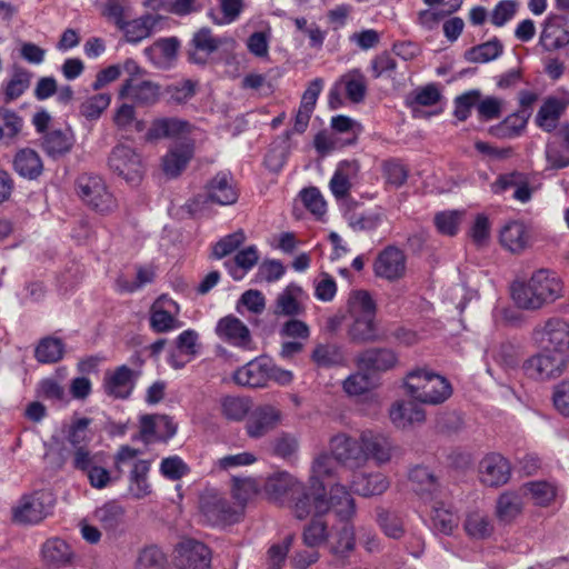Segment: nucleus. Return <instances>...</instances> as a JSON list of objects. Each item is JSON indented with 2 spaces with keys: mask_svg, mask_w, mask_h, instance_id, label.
Instances as JSON below:
<instances>
[{
  "mask_svg": "<svg viewBox=\"0 0 569 569\" xmlns=\"http://www.w3.org/2000/svg\"><path fill=\"white\" fill-rule=\"evenodd\" d=\"M515 303L526 310H537L553 302L562 292V283L551 271L540 269L527 282L515 281L510 288Z\"/></svg>",
  "mask_w": 569,
  "mask_h": 569,
  "instance_id": "nucleus-1",
  "label": "nucleus"
},
{
  "mask_svg": "<svg viewBox=\"0 0 569 569\" xmlns=\"http://www.w3.org/2000/svg\"><path fill=\"white\" fill-rule=\"evenodd\" d=\"M405 387L410 397L428 405L441 403L452 393L451 385L445 377L427 369L410 371L406 377Z\"/></svg>",
  "mask_w": 569,
  "mask_h": 569,
  "instance_id": "nucleus-2",
  "label": "nucleus"
},
{
  "mask_svg": "<svg viewBox=\"0 0 569 569\" xmlns=\"http://www.w3.org/2000/svg\"><path fill=\"white\" fill-rule=\"evenodd\" d=\"M76 192L86 206L100 214L111 213L118 208L117 199L98 174H80L76 180Z\"/></svg>",
  "mask_w": 569,
  "mask_h": 569,
  "instance_id": "nucleus-3",
  "label": "nucleus"
},
{
  "mask_svg": "<svg viewBox=\"0 0 569 569\" xmlns=\"http://www.w3.org/2000/svg\"><path fill=\"white\" fill-rule=\"evenodd\" d=\"M290 508L296 518L303 520L309 516L322 517L329 511L326 486L322 481L301 482L290 500Z\"/></svg>",
  "mask_w": 569,
  "mask_h": 569,
  "instance_id": "nucleus-4",
  "label": "nucleus"
},
{
  "mask_svg": "<svg viewBox=\"0 0 569 569\" xmlns=\"http://www.w3.org/2000/svg\"><path fill=\"white\" fill-rule=\"evenodd\" d=\"M134 368H129L127 365H121L112 371H107L102 381V389L104 393L112 399L126 400L132 395L137 381L141 375V366L143 360L139 353H134L130 358Z\"/></svg>",
  "mask_w": 569,
  "mask_h": 569,
  "instance_id": "nucleus-5",
  "label": "nucleus"
},
{
  "mask_svg": "<svg viewBox=\"0 0 569 569\" xmlns=\"http://www.w3.org/2000/svg\"><path fill=\"white\" fill-rule=\"evenodd\" d=\"M569 365V356L542 350L523 361L521 369L530 379L537 381L555 380L562 376Z\"/></svg>",
  "mask_w": 569,
  "mask_h": 569,
  "instance_id": "nucleus-6",
  "label": "nucleus"
},
{
  "mask_svg": "<svg viewBox=\"0 0 569 569\" xmlns=\"http://www.w3.org/2000/svg\"><path fill=\"white\" fill-rule=\"evenodd\" d=\"M53 505L54 498L50 491L36 490L23 495L12 508L13 520L23 525H37L51 513Z\"/></svg>",
  "mask_w": 569,
  "mask_h": 569,
  "instance_id": "nucleus-7",
  "label": "nucleus"
},
{
  "mask_svg": "<svg viewBox=\"0 0 569 569\" xmlns=\"http://www.w3.org/2000/svg\"><path fill=\"white\" fill-rule=\"evenodd\" d=\"M532 340L542 349L569 356V322L552 317L532 330Z\"/></svg>",
  "mask_w": 569,
  "mask_h": 569,
  "instance_id": "nucleus-8",
  "label": "nucleus"
},
{
  "mask_svg": "<svg viewBox=\"0 0 569 569\" xmlns=\"http://www.w3.org/2000/svg\"><path fill=\"white\" fill-rule=\"evenodd\" d=\"M206 189V196L199 194L190 201V211L197 212L198 206L200 203H206L207 201H211L220 206H230L236 203L239 197L230 171H219L208 181Z\"/></svg>",
  "mask_w": 569,
  "mask_h": 569,
  "instance_id": "nucleus-9",
  "label": "nucleus"
},
{
  "mask_svg": "<svg viewBox=\"0 0 569 569\" xmlns=\"http://www.w3.org/2000/svg\"><path fill=\"white\" fill-rule=\"evenodd\" d=\"M108 163L110 169L127 182L137 183L142 178L141 156L129 146H116L109 156Z\"/></svg>",
  "mask_w": 569,
  "mask_h": 569,
  "instance_id": "nucleus-10",
  "label": "nucleus"
},
{
  "mask_svg": "<svg viewBox=\"0 0 569 569\" xmlns=\"http://www.w3.org/2000/svg\"><path fill=\"white\" fill-rule=\"evenodd\" d=\"M180 306L167 295H161L151 305L149 311V325L156 333H166L181 328L178 319Z\"/></svg>",
  "mask_w": 569,
  "mask_h": 569,
  "instance_id": "nucleus-11",
  "label": "nucleus"
},
{
  "mask_svg": "<svg viewBox=\"0 0 569 569\" xmlns=\"http://www.w3.org/2000/svg\"><path fill=\"white\" fill-rule=\"evenodd\" d=\"M200 510L204 520L211 526H229L240 518V512L230 501L218 493L203 496Z\"/></svg>",
  "mask_w": 569,
  "mask_h": 569,
  "instance_id": "nucleus-12",
  "label": "nucleus"
},
{
  "mask_svg": "<svg viewBox=\"0 0 569 569\" xmlns=\"http://www.w3.org/2000/svg\"><path fill=\"white\" fill-rule=\"evenodd\" d=\"M194 156V140L191 138H178L171 142L161 166L169 178L179 177Z\"/></svg>",
  "mask_w": 569,
  "mask_h": 569,
  "instance_id": "nucleus-13",
  "label": "nucleus"
},
{
  "mask_svg": "<svg viewBox=\"0 0 569 569\" xmlns=\"http://www.w3.org/2000/svg\"><path fill=\"white\" fill-rule=\"evenodd\" d=\"M174 562L179 569H209L211 550L201 541L186 539L176 547Z\"/></svg>",
  "mask_w": 569,
  "mask_h": 569,
  "instance_id": "nucleus-14",
  "label": "nucleus"
},
{
  "mask_svg": "<svg viewBox=\"0 0 569 569\" xmlns=\"http://www.w3.org/2000/svg\"><path fill=\"white\" fill-rule=\"evenodd\" d=\"M330 451L335 460L345 467L359 468L366 465L360 439L356 440L346 433H338L330 439Z\"/></svg>",
  "mask_w": 569,
  "mask_h": 569,
  "instance_id": "nucleus-15",
  "label": "nucleus"
},
{
  "mask_svg": "<svg viewBox=\"0 0 569 569\" xmlns=\"http://www.w3.org/2000/svg\"><path fill=\"white\" fill-rule=\"evenodd\" d=\"M499 242L505 250L511 253H522L531 246V229L522 220H508L499 230Z\"/></svg>",
  "mask_w": 569,
  "mask_h": 569,
  "instance_id": "nucleus-16",
  "label": "nucleus"
},
{
  "mask_svg": "<svg viewBox=\"0 0 569 569\" xmlns=\"http://www.w3.org/2000/svg\"><path fill=\"white\" fill-rule=\"evenodd\" d=\"M406 264L405 252L396 246H388L377 256L373 272L379 278L395 281L405 276Z\"/></svg>",
  "mask_w": 569,
  "mask_h": 569,
  "instance_id": "nucleus-17",
  "label": "nucleus"
},
{
  "mask_svg": "<svg viewBox=\"0 0 569 569\" xmlns=\"http://www.w3.org/2000/svg\"><path fill=\"white\" fill-rule=\"evenodd\" d=\"M217 336L227 343L242 349L253 350V340L249 328L237 317L229 315L221 318L216 325Z\"/></svg>",
  "mask_w": 569,
  "mask_h": 569,
  "instance_id": "nucleus-18",
  "label": "nucleus"
},
{
  "mask_svg": "<svg viewBox=\"0 0 569 569\" xmlns=\"http://www.w3.org/2000/svg\"><path fill=\"white\" fill-rule=\"evenodd\" d=\"M160 86L140 78L126 79L119 90V98L128 99L139 106H152L160 98Z\"/></svg>",
  "mask_w": 569,
  "mask_h": 569,
  "instance_id": "nucleus-19",
  "label": "nucleus"
},
{
  "mask_svg": "<svg viewBox=\"0 0 569 569\" xmlns=\"http://www.w3.org/2000/svg\"><path fill=\"white\" fill-rule=\"evenodd\" d=\"M539 43L546 51H555L569 44V18L550 14L543 23Z\"/></svg>",
  "mask_w": 569,
  "mask_h": 569,
  "instance_id": "nucleus-20",
  "label": "nucleus"
},
{
  "mask_svg": "<svg viewBox=\"0 0 569 569\" xmlns=\"http://www.w3.org/2000/svg\"><path fill=\"white\" fill-rule=\"evenodd\" d=\"M569 108V92L547 97L538 110L535 122L545 132L557 129L561 116Z\"/></svg>",
  "mask_w": 569,
  "mask_h": 569,
  "instance_id": "nucleus-21",
  "label": "nucleus"
},
{
  "mask_svg": "<svg viewBox=\"0 0 569 569\" xmlns=\"http://www.w3.org/2000/svg\"><path fill=\"white\" fill-rule=\"evenodd\" d=\"M360 442L366 462L369 459H373L378 465L390 461L395 447L387 435L367 429L360 433Z\"/></svg>",
  "mask_w": 569,
  "mask_h": 569,
  "instance_id": "nucleus-22",
  "label": "nucleus"
},
{
  "mask_svg": "<svg viewBox=\"0 0 569 569\" xmlns=\"http://www.w3.org/2000/svg\"><path fill=\"white\" fill-rule=\"evenodd\" d=\"M398 362L397 353L389 348H369L357 356L359 370L380 373L391 370Z\"/></svg>",
  "mask_w": 569,
  "mask_h": 569,
  "instance_id": "nucleus-23",
  "label": "nucleus"
},
{
  "mask_svg": "<svg viewBox=\"0 0 569 569\" xmlns=\"http://www.w3.org/2000/svg\"><path fill=\"white\" fill-rule=\"evenodd\" d=\"M222 41L212 34L211 29L203 27L197 30L188 43V60L194 64H206Z\"/></svg>",
  "mask_w": 569,
  "mask_h": 569,
  "instance_id": "nucleus-24",
  "label": "nucleus"
},
{
  "mask_svg": "<svg viewBox=\"0 0 569 569\" xmlns=\"http://www.w3.org/2000/svg\"><path fill=\"white\" fill-rule=\"evenodd\" d=\"M480 479L490 487H499L508 482L511 476V466L508 459L500 453H489L480 461Z\"/></svg>",
  "mask_w": 569,
  "mask_h": 569,
  "instance_id": "nucleus-25",
  "label": "nucleus"
},
{
  "mask_svg": "<svg viewBox=\"0 0 569 569\" xmlns=\"http://www.w3.org/2000/svg\"><path fill=\"white\" fill-rule=\"evenodd\" d=\"M280 421V411L272 406H260L249 412L246 430L250 438H261Z\"/></svg>",
  "mask_w": 569,
  "mask_h": 569,
  "instance_id": "nucleus-26",
  "label": "nucleus"
},
{
  "mask_svg": "<svg viewBox=\"0 0 569 569\" xmlns=\"http://www.w3.org/2000/svg\"><path fill=\"white\" fill-rule=\"evenodd\" d=\"M441 493L433 496V499L425 500L430 506L431 528L442 535L450 536L458 527V517L450 505L441 499Z\"/></svg>",
  "mask_w": 569,
  "mask_h": 569,
  "instance_id": "nucleus-27",
  "label": "nucleus"
},
{
  "mask_svg": "<svg viewBox=\"0 0 569 569\" xmlns=\"http://www.w3.org/2000/svg\"><path fill=\"white\" fill-rule=\"evenodd\" d=\"M268 358H256L233 373V381L242 387L262 388L268 383Z\"/></svg>",
  "mask_w": 569,
  "mask_h": 569,
  "instance_id": "nucleus-28",
  "label": "nucleus"
},
{
  "mask_svg": "<svg viewBox=\"0 0 569 569\" xmlns=\"http://www.w3.org/2000/svg\"><path fill=\"white\" fill-rule=\"evenodd\" d=\"M355 547V527L351 522H342L340 528H336L330 542V552L335 558V562L339 566H345Z\"/></svg>",
  "mask_w": 569,
  "mask_h": 569,
  "instance_id": "nucleus-29",
  "label": "nucleus"
},
{
  "mask_svg": "<svg viewBox=\"0 0 569 569\" xmlns=\"http://www.w3.org/2000/svg\"><path fill=\"white\" fill-rule=\"evenodd\" d=\"M328 500L329 510H331L336 518L342 522H351L356 515L357 507L356 501L348 491V489L336 483L330 489V497Z\"/></svg>",
  "mask_w": 569,
  "mask_h": 569,
  "instance_id": "nucleus-30",
  "label": "nucleus"
},
{
  "mask_svg": "<svg viewBox=\"0 0 569 569\" xmlns=\"http://www.w3.org/2000/svg\"><path fill=\"white\" fill-rule=\"evenodd\" d=\"M305 291L297 283L288 284L274 301V315L284 317H297L305 312L301 300Z\"/></svg>",
  "mask_w": 569,
  "mask_h": 569,
  "instance_id": "nucleus-31",
  "label": "nucleus"
},
{
  "mask_svg": "<svg viewBox=\"0 0 569 569\" xmlns=\"http://www.w3.org/2000/svg\"><path fill=\"white\" fill-rule=\"evenodd\" d=\"M12 168L21 178L37 180L43 172V162L36 150L22 148L13 156Z\"/></svg>",
  "mask_w": 569,
  "mask_h": 569,
  "instance_id": "nucleus-32",
  "label": "nucleus"
},
{
  "mask_svg": "<svg viewBox=\"0 0 569 569\" xmlns=\"http://www.w3.org/2000/svg\"><path fill=\"white\" fill-rule=\"evenodd\" d=\"M179 41L174 37L160 38L143 50L148 60L157 68L168 69L177 58Z\"/></svg>",
  "mask_w": 569,
  "mask_h": 569,
  "instance_id": "nucleus-33",
  "label": "nucleus"
},
{
  "mask_svg": "<svg viewBox=\"0 0 569 569\" xmlns=\"http://www.w3.org/2000/svg\"><path fill=\"white\" fill-rule=\"evenodd\" d=\"M259 258L257 246L251 244L239 250L232 259L226 260L224 267L234 281H240L258 263Z\"/></svg>",
  "mask_w": 569,
  "mask_h": 569,
  "instance_id": "nucleus-34",
  "label": "nucleus"
},
{
  "mask_svg": "<svg viewBox=\"0 0 569 569\" xmlns=\"http://www.w3.org/2000/svg\"><path fill=\"white\" fill-rule=\"evenodd\" d=\"M300 483L301 481L290 473L278 472L267 479L264 483V491L273 501L282 502L286 498H289L290 501Z\"/></svg>",
  "mask_w": 569,
  "mask_h": 569,
  "instance_id": "nucleus-35",
  "label": "nucleus"
},
{
  "mask_svg": "<svg viewBox=\"0 0 569 569\" xmlns=\"http://www.w3.org/2000/svg\"><path fill=\"white\" fill-rule=\"evenodd\" d=\"M94 518L106 531L117 533L123 530L126 509L118 501L111 500L96 509Z\"/></svg>",
  "mask_w": 569,
  "mask_h": 569,
  "instance_id": "nucleus-36",
  "label": "nucleus"
},
{
  "mask_svg": "<svg viewBox=\"0 0 569 569\" xmlns=\"http://www.w3.org/2000/svg\"><path fill=\"white\" fill-rule=\"evenodd\" d=\"M160 20V16L144 14L137 19L127 20L119 30L123 33L127 42L139 43L151 36Z\"/></svg>",
  "mask_w": 569,
  "mask_h": 569,
  "instance_id": "nucleus-37",
  "label": "nucleus"
},
{
  "mask_svg": "<svg viewBox=\"0 0 569 569\" xmlns=\"http://www.w3.org/2000/svg\"><path fill=\"white\" fill-rule=\"evenodd\" d=\"M73 134L69 128L52 129L42 136L41 146L51 158L68 153L73 146Z\"/></svg>",
  "mask_w": 569,
  "mask_h": 569,
  "instance_id": "nucleus-38",
  "label": "nucleus"
},
{
  "mask_svg": "<svg viewBox=\"0 0 569 569\" xmlns=\"http://www.w3.org/2000/svg\"><path fill=\"white\" fill-rule=\"evenodd\" d=\"M151 461L146 459L134 460L129 472V493L136 499H142L152 492L148 481Z\"/></svg>",
  "mask_w": 569,
  "mask_h": 569,
  "instance_id": "nucleus-39",
  "label": "nucleus"
},
{
  "mask_svg": "<svg viewBox=\"0 0 569 569\" xmlns=\"http://www.w3.org/2000/svg\"><path fill=\"white\" fill-rule=\"evenodd\" d=\"M33 73L28 69L13 66L10 78L3 82L4 102L16 101L30 88Z\"/></svg>",
  "mask_w": 569,
  "mask_h": 569,
  "instance_id": "nucleus-40",
  "label": "nucleus"
},
{
  "mask_svg": "<svg viewBox=\"0 0 569 569\" xmlns=\"http://www.w3.org/2000/svg\"><path fill=\"white\" fill-rule=\"evenodd\" d=\"M529 117L530 112L525 110L513 112L498 124L490 127L489 132L498 139H515L523 132Z\"/></svg>",
  "mask_w": 569,
  "mask_h": 569,
  "instance_id": "nucleus-41",
  "label": "nucleus"
},
{
  "mask_svg": "<svg viewBox=\"0 0 569 569\" xmlns=\"http://www.w3.org/2000/svg\"><path fill=\"white\" fill-rule=\"evenodd\" d=\"M188 122L182 121L176 118H161L157 119L152 122L148 132L146 133V138L149 141L162 139V138H172L173 140L178 138H186L181 136L187 131Z\"/></svg>",
  "mask_w": 569,
  "mask_h": 569,
  "instance_id": "nucleus-42",
  "label": "nucleus"
},
{
  "mask_svg": "<svg viewBox=\"0 0 569 569\" xmlns=\"http://www.w3.org/2000/svg\"><path fill=\"white\" fill-rule=\"evenodd\" d=\"M409 479L415 485L413 490L425 501L433 499V496L441 493L436 477L427 467L416 466L409 472Z\"/></svg>",
  "mask_w": 569,
  "mask_h": 569,
  "instance_id": "nucleus-43",
  "label": "nucleus"
},
{
  "mask_svg": "<svg viewBox=\"0 0 569 569\" xmlns=\"http://www.w3.org/2000/svg\"><path fill=\"white\" fill-rule=\"evenodd\" d=\"M392 423L398 428H406L416 422H422L426 418L421 407L411 401L396 402L389 412Z\"/></svg>",
  "mask_w": 569,
  "mask_h": 569,
  "instance_id": "nucleus-44",
  "label": "nucleus"
},
{
  "mask_svg": "<svg viewBox=\"0 0 569 569\" xmlns=\"http://www.w3.org/2000/svg\"><path fill=\"white\" fill-rule=\"evenodd\" d=\"M389 487L387 477L380 472L361 473L351 482L353 491L362 497H370L383 493Z\"/></svg>",
  "mask_w": 569,
  "mask_h": 569,
  "instance_id": "nucleus-45",
  "label": "nucleus"
},
{
  "mask_svg": "<svg viewBox=\"0 0 569 569\" xmlns=\"http://www.w3.org/2000/svg\"><path fill=\"white\" fill-rule=\"evenodd\" d=\"M347 98L353 103H360L367 94V80L360 69H352L339 78Z\"/></svg>",
  "mask_w": 569,
  "mask_h": 569,
  "instance_id": "nucleus-46",
  "label": "nucleus"
},
{
  "mask_svg": "<svg viewBox=\"0 0 569 569\" xmlns=\"http://www.w3.org/2000/svg\"><path fill=\"white\" fill-rule=\"evenodd\" d=\"M466 533L473 539H487L493 532V523L489 516L480 510H473L467 513L463 521Z\"/></svg>",
  "mask_w": 569,
  "mask_h": 569,
  "instance_id": "nucleus-47",
  "label": "nucleus"
},
{
  "mask_svg": "<svg viewBox=\"0 0 569 569\" xmlns=\"http://www.w3.org/2000/svg\"><path fill=\"white\" fill-rule=\"evenodd\" d=\"M522 510V498L516 491L501 493L496 505V516L499 521L509 523L520 515Z\"/></svg>",
  "mask_w": 569,
  "mask_h": 569,
  "instance_id": "nucleus-48",
  "label": "nucleus"
},
{
  "mask_svg": "<svg viewBox=\"0 0 569 569\" xmlns=\"http://www.w3.org/2000/svg\"><path fill=\"white\" fill-rule=\"evenodd\" d=\"M219 11H208V17L217 26H228L236 22L244 8L243 0H218Z\"/></svg>",
  "mask_w": 569,
  "mask_h": 569,
  "instance_id": "nucleus-49",
  "label": "nucleus"
},
{
  "mask_svg": "<svg viewBox=\"0 0 569 569\" xmlns=\"http://www.w3.org/2000/svg\"><path fill=\"white\" fill-rule=\"evenodd\" d=\"M348 336L353 342H371L378 339L376 318L352 317V323L348 329Z\"/></svg>",
  "mask_w": 569,
  "mask_h": 569,
  "instance_id": "nucleus-50",
  "label": "nucleus"
},
{
  "mask_svg": "<svg viewBox=\"0 0 569 569\" xmlns=\"http://www.w3.org/2000/svg\"><path fill=\"white\" fill-rule=\"evenodd\" d=\"M351 171H355V166L350 162L342 161L331 177L329 188L337 200L346 199L350 194Z\"/></svg>",
  "mask_w": 569,
  "mask_h": 569,
  "instance_id": "nucleus-51",
  "label": "nucleus"
},
{
  "mask_svg": "<svg viewBox=\"0 0 569 569\" xmlns=\"http://www.w3.org/2000/svg\"><path fill=\"white\" fill-rule=\"evenodd\" d=\"M503 46L498 39H492L475 46L466 51L465 58L472 63H487L502 54Z\"/></svg>",
  "mask_w": 569,
  "mask_h": 569,
  "instance_id": "nucleus-52",
  "label": "nucleus"
},
{
  "mask_svg": "<svg viewBox=\"0 0 569 569\" xmlns=\"http://www.w3.org/2000/svg\"><path fill=\"white\" fill-rule=\"evenodd\" d=\"M348 305L351 317L376 318L377 305L367 290L352 291Z\"/></svg>",
  "mask_w": 569,
  "mask_h": 569,
  "instance_id": "nucleus-53",
  "label": "nucleus"
},
{
  "mask_svg": "<svg viewBox=\"0 0 569 569\" xmlns=\"http://www.w3.org/2000/svg\"><path fill=\"white\" fill-rule=\"evenodd\" d=\"M43 560L50 566L68 563L71 557L68 543L59 538L47 540L41 549Z\"/></svg>",
  "mask_w": 569,
  "mask_h": 569,
  "instance_id": "nucleus-54",
  "label": "nucleus"
},
{
  "mask_svg": "<svg viewBox=\"0 0 569 569\" xmlns=\"http://www.w3.org/2000/svg\"><path fill=\"white\" fill-rule=\"evenodd\" d=\"M63 352L64 343L61 339L47 337L36 347L34 357L41 363H54L62 359Z\"/></svg>",
  "mask_w": 569,
  "mask_h": 569,
  "instance_id": "nucleus-55",
  "label": "nucleus"
},
{
  "mask_svg": "<svg viewBox=\"0 0 569 569\" xmlns=\"http://www.w3.org/2000/svg\"><path fill=\"white\" fill-rule=\"evenodd\" d=\"M111 96L109 93H96L86 98L80 107L79 112L87 120H98L104 110L110 106Z\"/></svg>",
  "mask_w": 569,
  "mask_h": 569,
  "instance_id": "nucleus-56",
  "label": "nucleus"
},
{
  "mask_svg": "<svg viewBox=\"0 0 569 569\" xmlns=\"http://www.w3.org/2000/svg\"><path fill=\"white\" fill-rule=\"evenodd\" d=\"M441 99V93L435 83L417 88L408 98L407 104L416 110L417 107H431L437 104Z\"/></svg>",
  "mask_w": 569,
  "mask_h": 569,
  "instance_id": "nucleus-57",
  "label": "nucleus"
},
{
  "mask_svg": "<svg viewBox=\"0 0 569 569\" xmlns=\"http://www.w3.org/2000/svg\"><path fill=\"white\" fill-rule=\"evenodd\" d=\"M250 407L248 398L228 396L221 399V411L228 420H242L249 415Z\"/></svg>",
  "mask_w": 569,
  "mask_h": 569,
  "instance_id": "nucleus-58",
  "label": "nucleus"
},
{
  "mask_svg": "<svg viewBox=\"0 0 569 569\" xmlns=\"http://www.w3.org/2000/svg\"><path fill=\"white\" fill-rule=\"evenodd\" d=\"M293 542V536L288 535L281 541L272 543L267 550L266 565L268 569H281L288 558Z\"/></svg>",
  "mask_w": 569,
  "mask_h": 569,
  "instance_id": "nucleus-59",
  "label": "nucleus"
},
{
  "mask_svg": "<svg viewBox=\"0 0 569 569\" xmlns=\"http://www.w3.org/2000/svg\"><path fill=\"white\" fill-rule=\"evenodd\" d=\"M311 359L319 367H331L343 362V353L337 345H318Z\"/></svg>",
  "mask_w": 569,
  "mask_h": 569,
  "instance_id": "nucleus-60",
  "label": "nucleus"
},
{
  "mask_svg": "<svg viewBox=\"0 0 569 569\" xmlns=\"http://www.w3.org/2000/svg\"><path fill=\"white\" fill-rule=\"evenodd\" d=\"M462 211L459 210H445L435 216V226L439 233L448 237H453L459 231V226L462 219Z\"/></svg>",
  "mask_w": 569,
  "mask_h": 569,
  "instance_id": "nucleus-61",
  "label": "nucleus"
},
{
  "mask_svg": "<svg viewBox=\"0 0 569 569\" xmlns=\"http://www.w3.org/2000/svg\"><path fill=\"white\" fill-rule=\"evenodd\" d=\"M91 419L87 417L76 418L71 421L67 430V440L74 448L86 447L90 441L89 426Z\"/></svg>",
  "mask_w": 569,
  "mask_h": 569,
  "instance_id": "nucleus-62",
  "label": "nucleus"
},
{
  "mask_svg": "<svg viewBox=\"0 0 569 569\" xmlns=\"http://www.w3.org/2000/svg\"><path fill=\"white\" fill-rule=\"evenodd\" d=\"M377 522L382 532L389 538L399 539L405 532L401 518L382 508L377 510Z\"/></svg>",
  "mask_w": 569,
  "mask_h": 569,
  "instance_id": "nucleus-63",
  "label": "nucleus"
},
{
  "mask_svg": "<svg viewBox=\"0 0 569 569\" xmlns=\"http://www.w3.org/2000/svg\"><path fill=\"white\" fill-rule=\"evenodd\" d=\"M166 555L157 546L144 547L138 556L136 569H163Z\"/></svg>",
  "mask_w": 569,
  "mask_h": 569,
  "instance_id": "nucleus-64",
  "label": "nucleus"
}]
</instances>
